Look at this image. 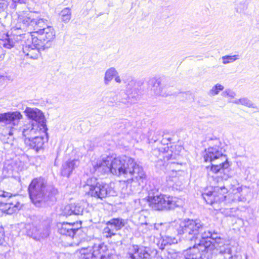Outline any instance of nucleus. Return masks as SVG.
<instances>
[{"mask_svg": "<svg viewBox=\"0 0 259 259\" xmlns=\"http://www.w3.org/2000/svg\"><path fill=\"white\" fill-rule=\"evenodd\" d=\"M92 165L96 170L110 172L123 179V182L127 184L135 183L140 185L146 176L142 166L134 158L125 155L102 156L93 160Z\"/></svg>", "mask_w": 259, "mask_h": 259, "instance_id": "nucleus-1", "label": "nucleus"}, {"mask_svg": "<svg viewBox=\"0 0 259 259\" xmlns=\"http://www.w3.org/2000/svg\"><path fill=\"white\" fill-rule=\"evenodd\" d=\"M203 230L204 226L199 220L179 219L170 223L168 232L169 233L176 231L177 235H182L188 240H194L199 238L200 232Z\"/></svg>", "mask_w": 259, "mask_h": 259, "instance_id": "nucleus-2", "label": "nucleus"}, {"mask_svg": "<svg viewBox=\"0 0 259 259\" xmlns=\"http://www.w3.org/2000/svg\"><path fill=\"white\" fill-rule=\"evenodd\" d=\"M24 112L28 118L32 120L31 123L24 126L22 131L24 137L46 133L48 130L46 119L40 110L37 108L27 107Z\"/></svg>", "mask_w": 259, "mask_h": 259, "instance_id": "nucleus-3", "label": "nucleus"}, {"mask_svg": "<svg viewBox=\"0 0 259 259\" xmlns=\"http://www.w3.org/2000/svg\"><path fill=\"white\" fill-rule=\"evenodd\" d=\"M30 198L36 206H40L47 198L57 193V190L47 185L45 180L41 178L34 179L28 188Z\"/></svg>", "mask_w": 259, "mask_h": 259, "instance_id": "nucleus-4", "label": "nucleus"}, {"mask_svg": "<svg viewBox=\"0 0 259 259\" xmlns=\"http://www.w3.org/2000/svg\"><path fill=\"white\" fill-rule=\"evenodd\" d=\"M149 206L156 210H170L182 205V199L176 197L158 193L156 189L148 192L147 199Z\"/></svg>", "mask_w": 259, "mask_h": 259, "instance_id": "nucleus-5", "label": "nucleus"}, {"mask_svg": "<svg viewBox=\"0 0 259 259\" xmlns=\"http://www.w3.org/2000/svg\"><path fill=\"white\" fill-rule=\"evenodd\" d=\"M44 27H36L34 31L30 34L33 43L37 45L39 48L42 50L48 49L52 46V41L56 37V31L54 27L48 24Z\"/></svg>", "mask_w": 259, "mask_h": 259, "instance_id": "nucleus-6", "label": "nucleus"}, {"mask_svg": "<svg viewBox=\"0 0 259 259\" xmlns=\"http://www.w3.org/2000/svg\"><path fill=\"white\" fill-rule=\"evenodd\" d=\"M82 189L86 195L101 199L111 195L112 191L109 185L100 183L95 177L87 179Z\"/></svg>", "mask_w": 259, "mask_h": 259, "instance_id": "nucleus-7", "label": "nucleus"}, {"mask_svg": "<svg viewBox=\"0 0 259 259\" xmlns=\"http://www.w3.org/2000/svg\"><path fill=\"white\" fill-rule=\"evenodd\" d=\"M228 189V198L232 202L246 201L251 194L249 187L240 184L236 179L229 180Z\"/></svg>", "mask_w": 259, "mask_h": 259, "instance_id": "nucleus-8", "label": "nucleus"}, {"mask_svg": "<svg viewBox=\"0 0 259 259\" xmlns=\"http://www.w3.org/2000/svg\"><path fill=\"white\" fill-rule=\"evenodd\" d=\"M23 205L18 195L0 190V210L8 214H12L19 210Z\"/></svg>", "mask_w": 259, "mask_h": 259, "instance_id": "nucleus-9", "label": "nucleus"}, {"mask_svg": "<svg viewBox=\"0 0 259 259\" xmlns=\"http://www.w3.org/2000/svg\"><path fill=\"white\" fill-rule=\"evenodd\" d=\"M75 255L76 259H110L109 250L104 244L82 248L76 252Z\"/></svg>", "mask_w": 259, "mask_h": 259, "instance_id": "nucleus-10", "label": "nucleus"}, {"mask_svg": "<svg viewBox=\"0 0 259 259\" xmlns=\"http://www.w3.org/2000/svg\"><path fill=\"white\" fill-rule=\"evenodd\" d=\"M114 80L116 83H123L125 88V97L120 99L121 102L125 103L128 102L130 98H135L138 94V89L136 88V82L132 76L125 74L121 77L118 75V72L114 77Z\"/></svg>", "mask_w": 259, "mask_h": 259, "instance_id": "nucleus-11", "label": "nucleus"}, {"mask_svg": "<svg viewBox=\"0 0 259 259\" xmlns=\"http://www.w3.org/2000/svg\"><path fill=\"white\" fill-rule=\"evenodd\" d=\"M18 21L25 27H44L47 24V20L36 17V13L31 11H21L18 14Z\"/></svg>", "mask_w": 259, "mask_h": 259, "instance_id": "nucleus-12", "label": "nucleus"}, {"mask_svg": "<svg viewBox=\"0 0 259 259\" xmlns=\"http://www.w3.org/2000/svg\"><path fill=\"white\" fill-rule=\"evenodd\" d=\"M40 222L39 221L32 223L26 225V229L27 234L30 237L36 240H40L42 239L46 238L49 235V227L43 228L41 233H38L39 225Z\"/></svg>", "mask_w": 259, "mask_h": 259, "instance_id": "nucleus-13", "label": "nucleus"}, {"mask_svg": "<svg viewBox=\"0 0 259 259\" xmlns=\"http://www.w3.org/2000/svg\"><path fill=\"white\" fill-rule=\"evenodd\" d=\"M31 38L30 36H29L25 42L22 44L23 52L28 58L36 59L40 56V51L43 50L33 43Z\"/></svg>", "mask_w": 259, "mask_h": 259, "instance_id": "nucleus-14", "label": "nucleus"}, {"mask_svg": "<svg viewBox=\"0 0 259 259\" xmlns=\"http://www.w3.org/2000/svg\"><path fill=\"white\" fill-rule=\"evenodd\" d=\"M22 118V114L18 111L0 113V123L5 125H18Z\"/></svg>", "mask_w": 259, "mask_h": 259, "instance_id": "nucleus-15", "label": "nucleus"}, {"mask_svg": "<svg viewBox=\"0 0 259 259\" xmlns=\"http://www.w3.org/2000/svg\"><path fill=\"white\" fill-rule=\"evenodd\" d=\"M222 149L219 147H209L205 149L203 153V158L206 162H212L215 159L223 161V164L227 163V157L223 154Z\"/></svg>", "mask_w": 259, "mask_h": 259, "instance_id": "nucleus-16", "label": "nucleus"}, {"mask_svg": "<svg viewBox=\"0 0 259 259\" xmlns=\"http://www.w3.org/2000/svg\"><path fill=\"white\" fill-rule=\"evenodd\" d=\"M30 36V34H17L16 33L13 32L10 35H7L6 38L3 44L4 47L7 49H11L17 44H24L27 38Z\"/></svg>", "mask_w": 259, "mask_h": 259, "instance_id": "nucleus-17", "label": "nucleus"}, {"mask_svg": "<svg viewBox=\"0 0 259 259\" xmlns=\"http://www.w3.org/2000/svg\"><path fill=\"white\" fill-rule=\"evenodd\" d=\"M46 134L47 132L45 134H42L40 135L37 134L33 136H27L26 137H25V144L30 148L34 149L36 151H38L43 147L44 144V136Z\"/></svg>", "mask_w": 259, "mask_h": 259, "instance_id": "nucleus-18", "label": "nucleus"}, {"mask_svg": "<svg viewBox=\"0 0 259 259\" xmlns=\"http://www.w3.org/2000/svg\"><path fill=\"white\" fill-rule=\"evenodd\" d=\"M211 236V232L204 227V230L200 232L199 238L197 239L199 240V243L198 245L200 247L201 250H203L209 251L214 249L215 245L212 244V241L209 240L210 236Z\"/></svg>", "mask_w": 259, "mask_h": 259, "instance_id": "nucleus-19", "label": "nucleus"}, {"mask_svg": "<svg viewBox=\"0 0 259 259\" xmlns=\"http://www.w3.org/2000/svg\"><path fill=\"white\" fill-rule=\"evenodd\" d=\"M130 259H150V255L146 247L133 245L128 253Z\"/></svg>", "mask_w": 259, "mask_h": 259, "instance_id": "nucleus-20", "label": "nucleus"}, {"mask_svg": "<svg viewBox=\"0 0 259 259\" xmlns=\"http://www.w3.org/2000/svg\"><path fill=\"white\" fill-rule=\"evenodd\" d=\"M167 150L166 152L164 154L163 156L164 160H166L167 161H170L167 166L168 168L171 169V170L177 171L179 170V163L178 162L174 161L173 160L178 159L180 157V154L178 152H176V151L174 152L172 149H174L173 147H171L170 149H169V147H167Z\"/></svg>", "mask_w": 259, "mask_h": 259, "instance_id": "nucleus-21", "label": "nucleus"}, {"mask_svg": "<svg viewBox=\"0 0 259 259\" xmlns=\"http://www.w3.org/2000/svg\"><path fill=\"white\" fill-rule=\"evenodd\" d=\"M208 252L204 249L202 251L200 247L198 245L197 246H194L193 247L185 250L184 255L185 259H207L205 254Z\"/></svg>", "mask_w": 259, "mask_h": 259, "instance_id": "nucleus-22", "label": "nucleus"}, {"mask_svg": "<svg viewBox=\"0 0 259 259\" xmlns=\"http://www.w3.org/2000/svg\"><path fill=\"white\" fill-rule=\"evenodd\" d=\"M75 223H63L57 225L58 232L63 235L73 238L78 229L74 227Z\"/></svg>", "mask_w": 259, "mask_h": 259, "instance_id": "nucleus-23", "label": "nucleus"}, {"mask_svg": "<svg viewBox=\"0 0 259 259\" xmlns=\"http://www.w3.org/2000/svg\"><path fill=\"white\" fill-rule=\"evenodd\" d=\"M79 162L77 160H69L65 162L62 165L61 174L63 177L68 178L73 170L78 165Z\"/></svg>", "mask_w": 259, "mask_h": 259, "instance_id": "nucleus-24", "label": "nucleus"}, {"mask_svg": "<svg viewBox=\"0 0 259 259\" xmlns=\"http://www.w3.org/2000/svg\"><path fill=\"white\" fill-rule=\"evenodd\" d=\"M209 240L213 242L212 244L215 245L214 249L219 250L221 254H223L226 252V247L225 240L219 236L217 233H211V236H210Z\"/></svg>", "mask_w": 259, "mask_h": 259, "instance_id": "nucleus-25", "label": "nucleus"}, {"mask_svg": "<svg viewBox=\"0 0 259 259\" xmlns=\"http://www.w3.org/2000/svg\"><path fill=\"white\" fill-rule=\"evenodd\" d=\"M184 179L177 177H169L167 179V185L173 189L181 190L183 189Z\"/></svg>", "mask_w": 259, "mask_h": 259, "instance_id": "nucleus-26", "label": "nucleus"}, {"mask_svg": "<svg viewBox=\"0 0 259 259\" xmlns=\"http://www.w3.org/2000/svg\"><path fill=\"white\" fill-rule=\"evenodd\" d=\"M202 197L207 204H212L215 202L221 200V197L216 196V192L207 190L202 194Z\"/></svg>", "mask_w": 259, "mask_h": 259, "instance_id": "nucleus-27", "label": "nucleus"}, {"mask_svg": "<svg viewBox=\"0 0 259 259\" xmlns=\"http://www.w3.org/2000/svg\"><path fill=\"white\" fill-rule=\"evenodd\" d=\"M83 208L82 204L80 202L72 204L70 205L67 206L65 207V209L69 210V211L68 212V214L70 215L74 214L75 215H80L82 214Z\"/></svg>", "mask_w": 259, "mask_h": 259, "instance_id": "nucleus-28", "label": "nucleus"}, {"mask_svg": "<svg viewBox=\"0 0 259 259\" xmlns=\"http://www.w3.org/2000/svg\"><path fill=\"white\" fill-rule=\"evenodd\" d=\"M107 226L103 229V234L106 238H111L118 231L109 221L107 222Z\"/></svg>", "mask_w": 259, "mask_h": 259, "instance_id": "nucleus-29", "label": "nucleus"}, {"mask_svg": "<svg viewBox=\"0 0 259 259\" xmlns=\"http://www.w3.org/2000/svg\"><path fill=\"white\" fill-rule=\"evenodd\" d=\"M117 70L114 67H110L107 69L104 76V83L105 85H108L111 81L117 74Z\"/></svg>", "mask_w": 259, "mask_h": 259, "instance_id": "nucleus-30", "label": "nucleus"}, {"mask_svg": "<svg viewBox=\"0 0 259 259\" xmlns=\"http://www.w3.org/2000/svg\"><path fill=\"white\" fill-rule=\"evenodd\" d=\"M71 11L69 8H64L59 13V17L62 21L67 23L71 18Z\"/></svg>", "mask_w": 259, "mask_h": 259, "instance_id": "nucleus-31", "label": "nucleus"}, {"mask_svg": "<svg viewBox=\"0 0 259 259\" xmlns=\"http://www.w3.org/2000/svg\"><path fill=\"white\" fill-rule=\"evenodd\" d=\"M232 102L236 104H241L249 108H254L253 102L248 98L246 97L241 98L239 99H235Z\"/></svg>", "mask_w": 259, "mask_h": 259, "instance_id": "nucleus-32", "label": "nucleus"}, {"mask_svg": "<svg viewBox=\"0 0 259 259\" xmlns=\"http://www.w3.org/2000/svg\"><path fill=\"white\" fill-rule=\"evenodd\" d=\"M224 89V87L223 85L221 84L217 83L209 90L208 92V95L210 97L216 96L218 95L221 91H223Z\"/></svg>", "mask_w": 259, "mask_h": 259, "instance_id": "nucleus-33", "label": "nucleus"}, {"mask_svg": "<svg viewBox=\"0 0 259 259\" xmlns=\"http://www.w3.org/2000/svg\"><path fill=\"white\" fill-rule=\"evenodd\" d=\"M179 252H176L172 250L164 252L160 257H157L158 259H176L180 255Z\"/></svg>", "mask_w": 259, "mask_h": 259, "instance_id": "nucleus-34", "label": "nucleus"}, {"mask_svg": "<svg viewBox=\"0 0 259 259\" xmlns=\"http://www.w3.org/2000/svg\"><path fill=\"white\" fill-rule=\"evenodd\" d=\"M110 221L118 230L124 227L126 223L125 221L121 218L112 219Z\"/></svg>", "mask_w": 259, "mask_h": 259, "instance_id": "nucleus-35", "label": "nucleus"}, {"mask_svg": "<svg viewBox=\"0 0 259 259\" xmlns=\"http://www.w3.org/2000/svg\"><path fill=\"white\" fill-rule=\"evenodd\" d=\"M168 225L166 223H157L153 225V230L158 231V233L162 236L165 231Z\"/></svg>", "mask_w": 259, "mask_h": 259, "instance_id": "nucleus-36", "label": "nucleus"}, {"mask_svg": "<svg viewBox=\"0 0 259 259\" xmlns=\"http://www.w3.org/2000/svg\"><path fill=\"white\" fill-rule=\"evenodd\" d=\"M152 229H153V225L148 224H142L139 227V231L143 234H148L149 232Z\"/></svg>", "mask_w": 259, "mask_h": 259, "instance_id": "nucleus-37", "label": "nucleus"}, {"mask_svg": "<svg viewBox=\"0 0 259 259\" xmlns=\"http://www.w3.org/2000/svg\"><path fill=\"white\" fill-rule=\"evenodd\" d=\"M226 163L223 164V161L219 164L212 165L211 167L210 170L214 173H217L222 168H224Z\"/></svg>", "mask_w": 259, "mask_h": 259, "instance_id": "nucleus-38", "label": "nucleus"}, {"mask_svg": "<svg viewBox=\"0 0 259 259\" xmlns=\"http://www.w3.org/2000/svg\"><path fill=\"white\" fill-rule=\"evenodd\" d=\"M247 9V5L245 2H240L236 7V11L238 13H242Z\"/></svg>", "mask_w": 259, "mask_h": 259, "instance_id": "nucleus-39", "label": "nucleus"}, {"mask_svg": "<svg viewBox=\"0 0 259 259\" xmlns=\"http://www.w3.org/2000/svg\"><path fill=\"white\" fill-rule=\"evenodd\" d=\"M24 168V163L21 161H16L14 169L17 171H21Z\"/></svg>", "mask_w": 259, "mask_h": 259, "instance_id": "nucleus-40", "label": "nucleus"}, {"mask_svg": "<svg viewBox=\"0 0 259 259\" xmlns=\"http://www.w3.org/2000/svg\"><path fill=\"white\" fill-rule=\"evenodd\" d=\"M28 1L29 0H12V7L16 9L18 4H26Z\"/></svg>", "mask_w": 259, "mask_h": 259, "instance_id": "nucleus-41", "label": "nucleus"}, {"mask_svg": "<svg viewBox=\"0 0 259 259\" xmlns=\"http://www.w3.org/2000/svg\"><path fill=\"white\" fill-rule=\"evenodd\" d=\"M5 235L4 229L2 226H0V245H3L5 243Z\"/></svg>", "mask_w": 259, "mask_h": 259, "instance_id": "nucleus-42", "label": "nucleus"}, {"mask_svg": "<svg viewBox=\"0 0 259 259\" xmlns=\"http://www.w3.org/2000/svg\"><path fill=\"white\" fill-rule=\"evenodd\" d=\"M240 55H228V63H232L235 61L239 59Z\"/></svg>", "mask_w": 259, "mask_h": 259, "instance_id": "nucleus-43", "label": "nucleus"}, {"mask_svg": "<svg viewBox=\"0 0 259 259\" xmlns=\"http://www.w3.org/2000/svg\"><path fill=\"white\" fill-rule=\"evenodd\" d=\"M166 238L167 239V243L169 244H176L178 243V239L175 237H172L171 236H167Z\"/></svg>", "mask_w": 259, "mask_h": 259, "instance_id": "nucleus-44", "label": "nucleus"}, {"mask_svg": "<svg viewBox=\"0 0 259 259\" xmlns=\"http://www.w3.org/2000/svg\"><path fill=\"white\" fill-rule=\"evenodd\" d=\"M235 96H236V94L235 92L230 91V90H229V91L228 90V96L232 97V98H234Z\"/></svg>", "mask_w": 259, "mask_h": 259, "instance_id": "nucleus-45", "label": "nucleus"}, {"mask_svg": "<svg viewBox=\"0 0 259 259\" xmlns=\"http://www.w3.org/2000/svg\"><path fill=\"white\" fill-rule=\"evenodd\" d=\"M48 227L47 226H44L41 224L40 225H39V229H38V233H41L42 229H43V228Z\"/></svg>", "mask_w": 259, "mask_h": 259, "instance_id": "nucleus-46", "label": "nucleus"}, {"mask_svg": "<svg viewBox=\"0 0 259 259\" xmlns=\"http://www.w3.org/2000/svg\"><path fill=\"white\" fill-rule=\"evenodd\" d=\"M157 94H159V95H161L162 96H167V95H168V94H165V93H163L162 91H161L160 92L157 93Z\"/></svg>", "mask_w": 259, "mask_h": 259, "instance_id": "nucleus-47", "label": "nucleus"}, {"mask_svg": "<svg viewBox=\"0 0 259 259\" xmlns=\"http://www.w3.org/2000/svg\"><path fill=\"white\" fill-rule=\"evenodd\" d=\"M219 189H220L221 191H222L223 190L225 189V187L224 186L220 187H218L217 188L218 191H219Z\"/></svg>", "mask_w": 259, "mask_h": 259, "instance_id": "nucleus-48", "label": "nucleus"}, {"mask_svg": "<svg viewBox=\"0 0 259 259\" xmlns=\"http://www.w3.org/2000/svg\"><path fill=\"white\" fill-rule=\"evenodd\" d=\"M227 59V56H224V57H223V59L224 60V61H223V63H224V64H226V63H227V61H225V59Z\"/></svg>", "mask_w": 259, "mask_h": 259, "instance_id": "nucleus-49", "label": "nucleus"}, {"mask_svg": "<svg viewBox=\"0 0 259 259\" xmlns=\"http://www.w3.org/2000/svg\"><path fill=\"white\" fill-rule=\"evenodd\" d=\"M227 253H228V254H231V250H230V249H229L228 248Z\"/></svg>", "mask_w": 259, "mask_h": 259, "instance_id": "nucleus-50", "label": "nucleus"}, {"mask_svg": "<svg viewBox=\"0 0 259 259\" xmlns=\"http://www.w3.org/2000/svg\"><path fill=\"white\" fill-rule=\"evenodd\" d=\"M9 135H12V133L11 132H10Z\"/></svg>", "mask_w": 259, "mask_h": 259, "instance_id": "nucleus-51", "label": "nucleus"}, {"mask_svg": "<svg viewBox=\"0 0 259 259\" xmlns=\"http://www.w3.org/2000/svg\"><path fill=\"white\" fill-rule=\"evenodd\" d=\"M227 164H228V166L229 165V162L228 161Z\"/></svg>", "mask_w": 259, "mask_h": 259, "instance_id": "nucleus-52", "label": "nucleus"}, {"mask_svg": "<svg viewBox=\"0 0 259 259\" xmlns=\"http://www.w3.org/2000/svg\"><path fill=\"white\" fill-rule=\"evenodd\" d=\"M178 149H181V147H180V146H178Z\"/></svg>", "mask_w": 259, "mask_h": 259, "instance_id": "nucleus-53", "label": "nucleus"}, {"mask_svg": "<svg viewBox=\"0 0 259 259\" xmlns=\"http://www.w3.org/2000/svg\"><path fill=\"white\" fill-rule=\"evenodd\" d=\"M223 197L224 198H226V196H223Z\"/></svg>", "mask_w": 259, "mask_h": 259, "instance_id": "nucleus-54", "label": "nucleus"}]
</instances>
